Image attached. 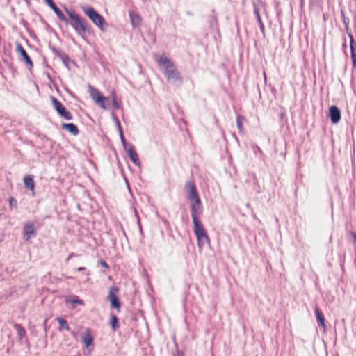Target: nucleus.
<instances>
[{
	"instance_id": "obj_1",
	"label": "nucleus",
	"mask_w": 356,
	"mask_h": 356,
	"mask_svg": "<svg viewBox=\"0 0 356 356\" xmlns=\"http://www.w3.org/2000/svg\"><path fill=\"white\" fill-rule=\"evenodd\" d=\"M184 188L191 203L194 233L197 237V245L199 248L201 249L205 244L210 243L209 237L203 225L198 218V216L200 215L202 211L201 200L193 181H187L184 185Z\"/></svg>"
},
{
	"instance_id": "obj_2",
	"label": "nucleus",
	"mask_w": 356,
	"mask_h": 356,
	"mask_svg": "<svg viewBox=\"0 0 356 356\" xmlns=\"http://www.w3.org/2000/svg\"><path fill=\"white\" fill-rule=\"evenodd\" d=\"M158 65L162 67L167 81L179 86L182 84L183 79L174 63L165 55L161 56L156 60Z\"/></svg>"
},
{
	"instance_id": "obj_3",
	"label": "nucleus",
	"mask_w": 356,
	"mask_h": 356,
	"mask_svg": "<svg viewBox=\"0 0 356 356\" xmlns=\"http://www.w3.org/2000/svg\"><path fill=\"white\" fill-rule=\"evenodd\" d=\"M67 13L70 19L71 26L79 35L84 37L86 32L88 31V27L84 19L73 10H67Z\"/></svg>"
},
{
	"instance_id": "obj_4",
	"label": "nucleus",
	"mask_w": 356,
	"mask_h": 356,
	"mask_svg": "<svg viewBox=\"0 0 356 356\" xmlns=\"http://www.w3.org/2000/svg\"><path fill=\"white\" fill-rule=\"evenodd\" d=\"M88 92L92 99L104 110H106L109 106V99L104 97L102 93L92 86H88Z\"/></svg>"
},
{
	"instance_id": "obj_5",
	"label": "nucleus",
	"mask_w": 356,
	"mask_h": 356,
	"mask_svg": "<svg viewBox=\"0 0 356 356\" xmlns=\"http://www.w3.org/2000/svg\"><path fill=\"white\" fill-rule=\"evenodd\" d=\"M83 12L96 26L103 29L105 20L93 8L84 7Z\"/></svg>"
},
{
	"instance_id": "obj_6",
	"label": "nucleus",
	"mask_w": 356,
	"mask_h": 356,
	"mask_svg": "<svg viewBox=\"0 0 356 356\" xmlns=\"http://www.w3.org/2000/svg\"><path fill=\"white\" fill-rule=\"evenodd\" d=\"M50 100L54 109L61 118L67 120H71L72 119V115L71 113L67 111L63 104L55 97L51 96Z\"/></svg>"
},
{
	"instance_id": "obj_7",
	"label": "nucleus",
	"mask_w": 356,
	"mask_h": 356,
	"mask_svg": "<svg viewBox=\"0 0 356 356\" xmlns=\"http://www.w3.org/2000/svg\"><path fill=\"white\" fill-rule=\"evenodd\" d=\"M119 289L118 287L111 286L109 289V293L107 298L110 301L112 307L116 309L119 312L120 309V302L117 296V293Z\"/></svg>"
},
{
	"instance_id": "obj_8",
	"label": "nucleus",
	"mask_w": 356,
	"mask_h": 356,
	"mask_svg": "<svg viewBox=\"0 0 356 356\" xmlns=\"http://www.w3.org/2000/svg\"><path fill=\"white\" fill-rule=\"evenodd\" d=\"M16 51L24 58L26 64L32 67L33 64L29 56L20 43H16Z\"/></svg>"
},
{
	"instance_id": "obj_9",
	"label": "nucleus",
	"mask_w": 356,
	"mask_h": 356,
	"mask_svg": "<svg viewBox=\"0 0 356 356\" xmlns=\"http://www.w3.org/2000/svg\"><path fill=\"white\" fill-rule=\"evenodd\" d=\"M330 118L333 124L338 123L341 120V112L336 106H332L330 108Z\"/></svg>"
},
{
	"instance_id": "obj_10",
	"label": "nucleus",
	"mask_w": 356,
	"mask_h": 356,
	"mask_svg": "<svg viewBox=\"0 0 356 356\" xmlns=\"http://www.w3.org/2000/svg\"><path fill=\"white\" fill-rule=\"evenodd\" d=\"M83 342L86 348L93 346V336L91 332V330L86 328L83 334L82 337Z\"/></svg>"
},
{
	"instance_id": "obj_11",
	"label": "nucleus",
	"mask_w": 356,
	"mask_h": 356,
	"mask_svg": "<svg viewBox=\"0 0 356 356\" xmlns=\"http://www.w3.org/2000/svg\"><path fill=\"white\" fill-rule=\"evenodd\" d=\"M350 38V47L353 66L356 67V42L351 33H348Z\"/></svg>"
},
{
	"instance_id": "obj_12",
	"label": "nucleus",
	"mask_w": 356,
	"mask_h": 356,
	"mask_svg": "<svg viewBox=\"0 0 356 356\" xmlns=\"http://www.w3.org/2000/svg\"><path fill=\"white\" fill-rule=\"evenodd\" d=\"M24 237L26 241H29L32 236L36 234V230L34 224L32 222H27L24 227Z\"/></svg>"
},
{
	"instance_id": "obj_13",
	"label": "nucleus",
	"mask_w": 356,
	"mask_h": 356,
	"mask_svg": "<svg viewBox=\"0 0 356 356\" xmlns=\"http://www.w3.org/2000/svg\"><path fill=\"white\" fill-rule=\"evenodd\" d=\"M126 151L127 152L129 156L131 161L137 166H140V162L139 161L138 154L134 149V147L132 145H129L125 147Z\"/></svg>"
},
{
	"instance_id": "obj_14",
	"label": "nucleus",
	"mask_w": 356,
	"mask_h": 356,
	"mask_svg": "<svg viewBox=\"0 0 356 356\" xmlns=\"http://www.w3.org/2000/svg\"><path fill=\"white\" fill-rule=\"evenodd\" d=\"M24 184L26 188L29 189L31 192V195L33 196L35 195V184L33 180V176L31 175H25L24 177Z\"/></svg>"
},
{
	"instance_id": "obj_15",
	"label": "nucleus",
	"mask_w": 356,
	"mask_h": 356,
	"mask_svg": "<svg viewBox=\"0 0 356 356\" xmlns=\"http://www.w3.org/2000/svg\"><path fill=\"white\" fill-rule=\"evenodd\" d=\"M47 4L54 11L58 19L61 21H65L66 17L63 12L57 7L52 0H44Z\"/></svg>"
},
{
	"instance_id": "obj_16",
	"label": "nucleus",
	"mask_w": 356,
	"mask_h": 356,
	"mask_svg": "<svg viewBox=\"0 0 356 356\" xmlns=\"http://www.w3.org/2000/svg\"><path fill=\"white\" fill-rule=\"evenodd\" d=\"M62 128L68 131L74 136H76L79 134V129L76 125L73 123H63Z\"/></svg>"
},
{
	"instance_id": "obj_17",
	"label": "nucleus",
	"mask_w": 356,
	"mask_h": 356,
	"mask_svg": "<svg viewBox=\"0 0 356 356\" xmlns=\"http://www.w3.org/2000/svg\"><path fill=\"white\" fill-rule=\"evenodd\" d=\"M129 16L131 18V24L134 27L138 26L141 24V17L136 13L134 12H130Z\"/></svg>"
},
{
	"instance_id": "obj_18",
	"label": "nucleus",
	"mask_w": 356,
	"mask_h": 356,
	"mask_svg": "<svg viewBox=\"0 0 356 356\" xmlns=\"http://www.w3.org/2000/svg\"><path fill=\"white\" fill-rule=\"evenodd\" d=\"M315 313H316L317 321L325 329V322L324 316H323L322 312H321V310L317 307L315 309Z\"/></svg>"
},
{
	"instance_id": "obj_19",
	"label": "nucleus",
	"mask_w": 356,
	"mask_h": 356,
	"mask_svg": "<svg viewBox=\"0 0 356 356\" xmlns=\"http://www.w3.org/2000/svg\"><path fill=\"white\" fill-rule=\"evenodd\" d=\"M57 321L58 322L59 325H60V327L58 328V330L60 331L63 329H65V330L67 331H69L70 330V327L67 324V322L66 320L62 318H57Z\"/></svg>"
},
{
	"instance_id": "obj_20",
	"label": "nucleus",
	"mask_w": 356,
	"mask_h": 356,
	"mask_svg": "<svg viewBox=\"0 0 356 356\" xmlns=\"http://www.w3.org/2000/svg\"><path fill=\"white\" fill-rule=\"evenodd\" d=\"M15 327L19 337L22 339L26 334V330L22 327L21 325L15 324Z\"/></svg>"
},
{
	"instance_id": "obj_21",
	"label": "nucleus",
	"mask_w": 356,
	"mask_h": 356,
	"mask_svg": "<svg viewBox=\"0 0 356 356\" xmlns=\"http://www.w3.org/2000/svg\"><path fill=\"white\" fill-rule=\"evenodd\" d=\"M111 96H112V104H113V106L115 108H120V103L118 101L117 97L115 95V93L114 92H113L111 93Z\"/></svg>"
},
{
	"instance_id": "obj_22",
	"label": "nucleus",
	"mask_w": 356,
	"mask_h": 356,
	"mask_svg": "<svg viewBox=\"0 0 356 356\" xmlns=\"http://www.w3.org/2000/svg\"><path fill=\"white\" fill-rule=\"evenodd\" d=\"M244 120H245V118L242 115H238L236 118L237 126L240 131H241L243 129V123Z\"/></svg>"
},
{
	"instance_id": "obj_23",
	"label": "nucleus",
	"mask_w": 356,
	"mask_h": 356,
	"mask_svg": "<svg viewBox=\"0 0 356 356\" xmlns=\"http://www.w3.org/2000/svg\"><path fill=\"white\" fill-rule=\"evenodd\" d=\"M111 325L113 330H115L118 327V318L115 316H113L111 321Z\"/></svg>"
},
{
	"instance_id": "obj_24",
	"label": "nucleus",
	"mask_w": 356,
	"mask_h": 356,
	"mask_svg": "<svg viewBox=\"0 0 356 356\" xmlns=\"http://www.w3.org/2000/svg\"><path fill=\"white\" fill-rule=\"evenodd\" d=\"M9 205L10 207L16 208L17 207V201L14 197H10L9 198Z\"/></svg>"
},
{
	"instance_id": "obj_25",
	"label": "nucleus",
	"mask_w": 356,
	"mask_h": 356,
	"mask_svg": "<svg viewBox=\"0 0 356 356\" xmlns=\"http://www.w3.org/2000/svg\"><path fill=\"white\" fill-rule=\"evenodd\" d=\"M71 302L73 303V304H79V305H82L83 304L82 300L79 299L78 297H75V298H72L71 300Z\"/></svg>"
},
{
	"instance_id": "obj_26",
	"label": "nucleus",
	"mask_w": 356,
	"mask_h": 356,
	"mask_svg": "<svg viewBox=\"0 0 356 356\" xmlns=\"http://www.w3.org/2000/svg\"><path fill=\"white\" fill-rule=\"evenodd\" d=\"M256 15H257V21H258L259 24H262L263 22L261 20V16H260V15L259 13V11H257V10L256 11Z\"/></svg>"
},
{
	"instance_id": "obj_27",
	"label": "nucleus",
	"mask_w": 356,
	"mask_h": 356,
	"mask_svg": "<svg viewBox=\"0 0 356 356\" xmlns=\"http://www.w3.org/2000/svg\"><path fill=\"white\" fill-rule=\"evenodd\" d=\"M100 265L102 266V267H104L106 269H108L109 268V266L108 265V264L105 261H100Z\"/></svg>"
},
{
	"instance_id": "obj_28",
	"label": "nucleus",
	"mask_w": 356,
	"mask_h": 356,
	"mask_svg": "<svg viewBox=\"0 0 356 356\" xmlns=\"http://www.w3.org/2000/svg\"><path fill=\"white\" fill-rule=\"evenodd\" d=\"M343 22L346 24V31L348 30V19H346V18L343 19Z\"/></svg>"
},
{
	"instance_id": "obj_29",
	"label": "nucleus",
	"mask_w": 356,
	"mask_h": 356,
	"mask_svg": "<svg viewBox=\"0 0 356 356\" xmlns=\"http://www.w3.org/2000/svg\"><path fill=\"white\" fill-rule=\"evenodd\" d=\"M259 26H260L261 30L262 31H264V29H265V28H264V24H263V23H262V24H259Z\"/></svg>"
},
{
	"instance_id": "obj_30",
	"label": "nucleus",
	"mask_w": 356,
	"mask_h": 356,
	"mask_svg": "<svg viewBox=\"0 0 356 356\" xmlns=\"http://www.w3.org/2000/svg\"><path fill=\"white\" fill-rule=\"evenodd\" d=\"M84 269H85V268H84V267H79V268H77V270H78V271H81V270H83Z\"/></svg>"
}]
</instances>
